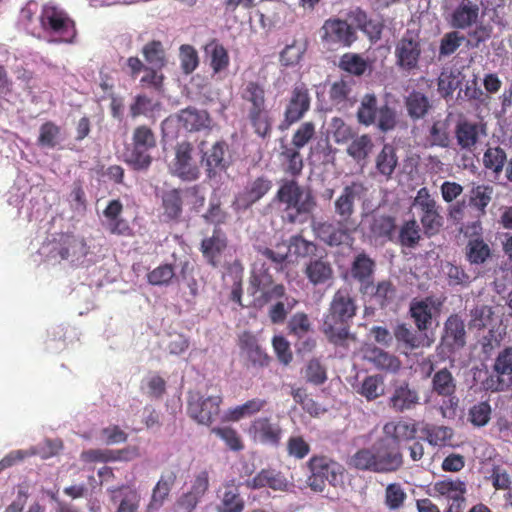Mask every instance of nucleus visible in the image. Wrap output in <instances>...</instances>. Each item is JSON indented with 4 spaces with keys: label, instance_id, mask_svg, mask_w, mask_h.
I'll use <instances>...</instances> for the list:
<instances>
[{
    "label": "nucleus",
    "instance_id": "f257e3e1",
    "mask_svg": "<svg viewBox=\"0 0 512 512\" xmlns=\"http://www.w3.org/2000/svg\"><path fill=\"white\" fill-rule=\"evenodd\" d=\"M367 189L360 181L345 185L335 199L336 223L318 222L313 225L315 235L329 246H340L353 240L358 224L355 218L356 202L366 195Z\"/></svg>",
    "mask_w": 512,
    "mask_h": 512
},
{
    "label": "nucleus",
    "instance_id": "f03ea898",
    "mask_svg": "<svg viewBox=\"0 0 512 512\" xmlns=\"http://www.w3.org/2000/svg\"><path fill=\"white\" fill-rule=\"evenodd\" d=\"M356 311L355 300L347 290L335 292L322 323V332L330 343L346 347L347 340H355L350 333V326Z\"/></svg>",
    "mask_w": 512,
    "mask_h": 512
},
{
    "label": "nucleus",
    "instance_id": "7ed1b4c3",
    "mask_svg": "<svg viewBox=\"0 0 512 512\" xmlns=\"http://www.w3.org/2000/svg\"><path fill=\"white\" fill-rule=\"evenodd\" d=\"M275 200L285 206V221L302 224L312 213L316 201L309 189L302 187L295 179H285L275 195Z\"/></svg>",
    "mask_w": 512,
    "mask_h": 512
},
{
    "label": "nucleus",
    "instance_id": "20e7f679",
    "mask_svg": "<svg viewBox=\"0 0 512 512\" xmlns=\"http://www.w3.org/2000/svg\"><path fill=\"white\" fill-rule=\"evenodd\" d=\"M357 121L364 126L376 124L382 132L393 130L397 123V115L394 108L388 103L378 106L375 94H365L360 101L356 113Z\"/></svg>",
    "mask_w": 512,
    "mask_h": 512
},
{
    "label": "nucleus",
    "instance_id": "39448f33",
    "mask_svg": "<svg viewBox=\"0 0 512 512\" xmlns=\"http://www.w3.org/2000/svg\"><path fill=\"white\" fill-rule=\"evenodd\" d=\"M43 31L58 36L59 42L73 43L77 36L75 21L62 8L46 3L39 16Z\"/></svg>",
    "mask_w": 512,
    "mask_h": 512
},
{
    "label": "nucleus",
    "instance_id": "423d86ee",
    "mask_svg": "<svg viewBox=\"0 0 512 512\" xmlns=\"http://www.w3.org/2000/svg\"><path fill=\"white\" fill-rule=\"evenodd\" d=\"M307 467L310 472L307 483L313 491L323 492L327 483L336 486L342 480V465L328 456L313 455Z\"/></svg>",
    "mask_w": 512,
    "mask_h": 512
},
{
    "label": "nucleus",
    "instance_id": "0eeeda50",
    "mask_svg": "<svg viewBox=\"0 0 512 512\" xmlns=\"http://www.w3.org/2000/svg\"><path fill=\"white\" fill-rule=\"evenodd\" d=\"M412 206L418 213L423 233L429 238L437 235L443 227L444 218L428 188L422 187L417 191Z\"/></svg>",
    "mask_w": 512,
    "mask_h": 512
},
{
    "label": "nucleus",
    "instance_id": "6e6552de",
    "mask_svg": "<svg viewBox=\"0 0 512 512\" xmlns=\"http://www.w3.org/2000/svg\"><path fill=\"white\" fill-rule=\"evenodd\" d=\"M394 56L395 64L401 71L411 73L418 70L422 56L419 33L410 29L406 30L395 44Z\"/></svg>",
    "mask_w": 512,
    "mask_h": 512
},
{
    "label": "nucleus",
    "instance_id": "1a4fd4ad",
    "mask_svg": "<svg viewBox=\"0 0 512 512\" xmlns=\"http://www.w3.org/2000/svg\"><path fill=\"white\" fill-rule=\"evenodd\" d=\"M131 146L127 163L135 170L148 169L152 162L148 152L156 146V137L152 129L146 125L137 126L132 134Z\"/></svg>",
    "mask_w": 512,
    "mask_h": 512
},
{
    "label": "nucleus",
    "instance_id": "9d476101",
    "mask_svg": "<svg viewBox=\"0 0 512 512\" xmlns=\"http://www.w3.org/2000/svg\"><path fill=\"white\" fill-rule=\"evenodd\" d=\"M320 39L328 48H348L357 40V32L346 20L331 17L321 26Z\"/></svg>",
    "mask_w": 512,
    "mask_h": 512
},
{
    "label": "nucleus",
    "instance_id": "9b49d317",
    "mask_svg": "<svg viewBox=\"0 0 512 512\" xmlns=\"http://www.w3.org/2000/svg\"><path fill=\"white\" fill-rule=\"evenodd\" d=\"M481 384L484 390L491 392L512 390V347H506L498 353L492 373Z\"/></svg>",
    "mask_w": 512,
    "mask_h": 512
},
{
    "label": "nucleus",
    "instance_id": "f8f14e48",
    "mask_svg": "<svg viewBox=\"0 0 512 512\" xmlns=\"http://www.w3.org/2000/svg\"><path fill=\"white\" fill-rule=\"evenodd\" d=\"M432 391L444 397L440 410L444 418H453L458 407V398L455 395L456 381L452 373L443 368L437 371L432 377Z\"/></svg>",
    "mask_w": 512,
    "mask_h": 512
},
{
    "label": "nucleus",
    "instance_id": "ddd939ff",
    "mask_svg": "<svg viewBox=\"0 0 512 512\" xmlns=\"http://www.w3.org/2000/svg\"><path fill=\"white\" fill-rule=\"evenodd\" d=\"M334 136L337 143L346 141L350 138L351 141L346 149L347 154L361 166H364L367 163V160L374 149V143L369 134L351 136V128L342 123V126L338 127L335 131Z\"/></svg>",
    "mask_w": 512,
    "mask_h": 512
},
{
    "label": "nucleus",
    "instance_id": "4468645a",
    "mask_svg": "<svg viewBox=\"0 0 512 512\" xmlns=\"http://www.w3.org/2000/svg\"><path fill=\"white\" fill-rule=\"evenodd\" d=\"M487 136V125L461 117L455 124L454 137L460 151L473 152L483 137Z\"/></svg>",
    "mask_w": 512,
    "mask_h": 512
},
{
    "label": "nucleus",
    "instance_id": "2eb2a0df",
    "mask_svg": "<svg viewBox=\"0 0 512 512\" xmlns=\"http://www.w3.org/2000/svg\"><path fill=\"white\" fill-rule=\"evenodd\" d=\"M194 147L190 142L183 141L175 147V158L171 164L173 175L184 181H194L200 176V168L193 158Z\"/></svg>",
    "mask_w": 512,
    "mask_h": 512
},
{
    "label": "nucleus",
    "instance_id": "dca6fc26",
    "mask_svg": "<svg viewBox=\"0 0 512 512\" xmlns=\"http://www.w3.org/2000/svg\"><path fill=\"white\" fill-rule=\"evenodd\" d=\"M222 402L223 397L221 394L192 398L187 406L188 415L197 423L210 426L218 419Z\"/></svg>",
    "mask_w": 512,
    "mask_h": 512
},
{
    "label": "nucleus",
    "instance_id": "f3484780",
    "mask_svg": "<svg viewBox=\"0 0 512 512\" xmlns=\"http://www.w3.org/2000/svg\"><path fill=\"white\" fill-rule=\"evenodd\" d=\"M374 449L378 473H393L403 466L401 446L393 444L389 438H378L374 443Z\"/></svg>",
    "mask_w": 512,
    "mask_h": 512
},
{
    "label": "nucleus",
    "instance_id": "a211bd4d",
    "mask_svg": "<svg viewBox=\"0 0 512 512\" xmlns=\"http://www.w3.org/2000/svg\"><path fill=\"white\" fill-rule=\"evenodd\" d=\"M442 305L443 301L434 296L422 299L414 298L411 301L409 313L420 332L426 331L432 326L433 318L439 314Z\"/></svg>",
    "mask_w": 512,
    "mask_h": 512
},
{
    "label": "nucleus",
    "instance_id": "6ab92c4d",
    "mask_svg": "<svg viewBox=\"0 0 512 512\" xmlns=\"http://www.w3.org/2000/svg\"><path fill=\"white\" fill-rule=\"evenodd\" d=\"M209 488V473L199 472L187 492L182 493L174 503V512H193Z\"/></svg>",
    "mask_w": 512,
    "mask_h": 512
},
{
    "label": "nucleus",
    "instance_id": "aec40b11",
    "mask_svg": "<svg viewBox=\"0 0 512 512\" xmlns=\"http://www.w3.org/2000/svg\"><path fill=\"white\" fill-rule=\"evenodd\" d=\"M311 97L304 83L296 84L290 94L284 111V122L292 125L301 120L309 111Z\"/></svg>",
    "mask_w": 512,
    "mask_h": 512
},
{
    "label": "nucleus",
    "instance_id": "412c9836",
    "mask_svg": "<svg viewBox=\"0 0 512 512\" xmlns=\"http://www.w3.org/2000/svg\"><path fill=\"white\" fill-rule=\"evenodd\" d=\"M376 263L366 252L357 254L350 266L351 278L359 283V292L362 295L370 293L373 289Z\"/></svg>",
    "mask_w": 512,
    "mask_h": 512
},
{
    "label": "nucleus",
    "instance_id": "4be33fe9",
    "mask_svg": "<svg viewBox=\"0 0 512 512\" xmlns=\"http://www.w3.org/2000/svg\"><path fill=\"white\" fill-rule=\"evenodd\" d=\"M362 353L363 359L378 371L396 374L401 369L402 362L399 357L375 344H366L362 348Z\"/></svg>",
    "mask_w": 512,
    "mask_h": 512
},
{
    "label": "nucleus",
    "instance_id": "5701e85b",
    "mask_svg": "<svg viewBox=\"0 0 512 512\" xmlns=\"http://www.w3.org/2000/svg\"><path fill=\"white\" fill-rule=\"evenodd\" d=\"M480 17V6L475 0H460L451 10L449 25L458 30H466L476 25Z\"/></svg>",
    "mask_w": 512,
    "mask_h": 512
},
{
    "label": "nucleus",
    "instance_id": "b1692460",
    "mask_svg": "<svg viewBox=\"0 0 512 512\" xmlns=\"http://www.w3.org/2000/svg\"><path fill=\"white\" fill-rule=\"evenodd\" d=\"M254 441L277 447L282 437V429L268 417H259L252 421L249 430Z\"/></svg>",
    "mask_w": 512,
    "mask_h": 512
},
{
    "label": "nucleus",
    "instance_id": "393cba45",
    "mask_svg": "<svg viewBox=\"0 0 512 512\" xmlns=\"http://www.w3.org/2000/svg\"><path fill=\"white\" fill-rule=\"evenodd\" d=\"M442 345L449 351L463 348L466 344V330L464 320L457 314L450 315L444 323L441 338Z\"/></svg>",
    "mask_w": 512,
    "mask_h": 512
},
{
    "label": "nucleus",
    "instance_id": "a878e982",
    "mask_svg": "<svg viewBox=\"0 0 512 512\" xmlns=\"http://www.w3.org/2000/svg\"><path fill=\"white\" fill-rule=\"evenodd\" d=\"M238 346L251 366L264 368L269 365L271 358L262 349L258 339L251 332L245 331L239 336Z\"/></svg>",
    "mask_w": 512,
    "mask_h": 512
},
{
    "label": "nucleus",
    "instance_id": "bb28decb",
    "mask_svg": "<svg viewBox=\"0 0 512 512\" xmlns=\"http://www.w3.org/2000/svg\"><path fill=\"white\" fill-rule=\"evenodd\" d=\"M245 486L252 490L270 488L274 491H285L288 487V481L281 471L274 468H264L253 478L246 480Z\"/></svg>",
    "mask_w": 512,
    "mask_h": 512
},
{
    "label": "nucleus",
    "instance_id": "cd10ccee",
    "mask_svg": "<svg viewBox=\"0 0 512 512\" xmlns=\"http://www.w3.org/2000/svg\"><path fill=\"white\" fill-rule=\"evenodd\" d=\"M228 239L220 227H214L212 236L204 238L200 250L205 260L213 267H217L220 256L226 250Z\"/></svg>",
    "mask_w": 512,
    "mask_h": 512
},
{
    "label": "nucleus",
    "instance_id": "c85d7f7f",
    "mask_svg": "<svg viewBox=\"0 0 512 512\" xmlns=\"http://www.w3.org/2000/svg\"><path fill=\"white\" fill-rule=\"evenodd\" d=\"M396 219L391 215L373 214L369 219L368 233L371 239L382 243L395 239Z\"/></svg>",
    "mask_w": 512,
    "mask_h": 512
},
{
    "label": "nucleus",
    "instance_id": "c756f323",
    "mask_svg": "<svg viewBox=\"0 0 512 512\" xmlns=\"http://www.w3.org/2000/svg\"><path fill=\"white\" fill-rule=\"evenodd\" d=\"M419 404L418 391L411 388L407 382L397 386L388 399V406L396 413L415 409Z\"/></svg>",
    "mask_w": 512,
    "mask_h": 512
},
{
    "label": "nucleus",
    "instance_id": "7c9ffc66",
    "mask_svg": "<svg viewBox=\"0 0 512 512\" xmlns=\"http://www.w3.org/2000/svg\"><path fill=\"white\" fill-rule=\"evenodd\" d=\"M240 98L245 112L267 108L265 86L258 80L244 81L240 88Z\"/></svg>",
    "mask_w": 512,
    "mask_h": 512
},
{
    "label": "nucleus",
    "instance_id": "2f4dec72",
    "mask_svg": "<svg viewBox=\"0 0 512 512\" xmlns=\"http://www.w3.org/2000/svg\"><path fill=\"white\" fill-rule=\"evenodd\" d=\"M177 480V473L173 470L164 471L152 490V495L145 512H157L168 498Z\"/></svg>",
    "mask_w": 512,
    "mask_h": 512
},
{
    "label": "nucleus",
    "instance_id": "473e14b6",
    "mask_svg": "<svg viewBox=\"0 0 512 512\" xmlns=\"http://www.w3.org/2000/svg\"><path fill=\"white\" fill-rule=\"evenodd\" d=\"M227 151V143L221 140L214 143L209 150L203 152L202 163L206 167L209 178L228 167V162L225 158Z\"/></svg>",
    "mask_w": 512,
    "mask_h": 512
},
{
    "label": "nucleus",
    "instance_id": "72a5a7b5",
    "mask_svg": "<svg viewBox=\"0 0 512 512\" xmlns=\"http://www.w3.org/2000/svg\"><path fill=\"white\" fill-rule=\"evenodd\" d=\"M184 190L170 189L163 191L161 195L162 216L165 221H178L183 211Z\"/></svg>",
    "mask_w": 512,
    "mask_h": 512
},
{
    "label": "nucleus",
    "instance_id": "f704fd0d",
    "mask_svg": "<svg viewBox=\"0 0 512 512\" xmlns=\"http://www.w3.org/2000/svg\"><path fill=\"white\" fill-rule=\"evenodd\" d=\"M304 273L313 285H320L333 278V267L325 256L311 259L304 269Z\"/></svg>",
    "mask_w": 512,
    "mask_h": 512
},
{
    "label": "nucleus",
    "instance_id": "c9c22d12",
    "mask_svg": "<svg viewBox=\"0 0 512 512\" xmlns=\"http://www.w3.org/2000/svg\"><path fill=\"white\" fill-rule=\"evenodd\" d=\"M417 433L415 423L405 421H390L383 426V437L392 440L393 444L401 446V442L413 440Z\"/></svg>",
    "mask_w": 512,
    "mask_h": 512
},
{
    "label": "nucleus",
    "instance_id": "e433bc0d",
    "mask_svg": "<svg viewBox=\"0 0 512 512\" xmlns=\"http://www.w3.org/2000/svg\"><path fill=\"white\" fill-rule=\"evenodd\" d=\"M253 132L261 139L270 138L272 134L273 119L268 108L247 110L245 112Z\"/></svg>",
    "mask_w": 512,
    "mask_h": 512
},
{
    "label": "nucleus",
    "instance_id": "4c0bfd02",
    "mask_svg": "<svg viewBox=\"0 0 512 512\" xmlns=\"http://www.w3.org/2000/svg\"><path fill=\"white\" fill-rule=\"evenodd\" d=\"M465 259L472 266L484 265L492 258V249L483 237L469 239L464 248Z\"/></svg>",
    "mask_w": 512,
    "mask_h": 512
},
{
    "label": "nucleus",
    "instance_id": "58836bf2",
    "mask_svg": "<svg viewBox=\"0 0 512 512\" xmlns=\"http://www.w3.org/2000/svg\"><path fill=\"white\" fill-rule=\"evenodd\" d=\"M204 51L209 59V66L213 74H219L228 69L230 64L228 51L217 39H212L207 43Z\"/></svg>",
    "mask_w": 512,
    "mask_h": 512
},
{
    "label": "nucleus",
    "instance_id": "ea45409f",
    "mask_svg": "<svg viewBox=\"0 0 512 512\" xmlns=\"http://www.w3.org/2000/svg\"><path fill=\"white\" fill-rule=\"evenodd\" d=\"M54 252L62 260L71 257L79 258L86 255V243L84 239L75 235H62L58 245L54 248Z\"/></svg>",
    "mask_w": 512,
    "mask_h": 512
},
{
    "label": "nucleus",
    "instance_id": "a19ab883",
    "mask_svg": "<svg viewBox=\"0 0 512 512\" xmlns=\"http://www.w3.org/2000/svg\"><path fill=\"white\" fill-rule=\"evenodd\" d=\"M434 496L444 497L447 501L464 497L467 491L466 482L459 478H445L433 484Z\"/></svg>",
    "mask_w": 512,
    "mask_h": 512
},
{
    "label": "nucleus",
    "instance_id": "79ce46f5",
    "mask_svg": "<svg viewBox=\"0 0 512 512\" xmlns=\"http://www.w3.org/2000/svg\"><path fill=\"white\" fill-rule=\"evenodd\" d=\"M405 107L408 116L413 121H417L427 116L432 108V104L424 93L413 90L405 97Z\"/></svg>",
    "mask_w": 512,
    "mask_h": 512
},
{
    "label": "nucleus",
    "instance_id": "37998d69",
    "mask_svg": "<svg viewBox=\"0 0 512 512\" xmlns=\"http://www.w3.org/2000/svg\"><path fill=\"white\" fill-rule=\"evenodd\" d=\"M179 121L190 132L200 131L209 127L210 116L205 110L188 107L180 111Z\"/></svg>",
    "mask_w": 512,
    "mask_h": 512
},
{
    "label": "nucleus",
    "instance_id": "c03bdc74",
    "mask_svg": "<svg viewBox=\"0 0 512 512\" xmlns=\"http://www.w3.org/2000/svg\"><path fill=\"white\" fill-rule=\"evenodd\" d=\"M225 491L217 506V512H243L245 507L244 499L241 497L238 486L234 481L224 484Z\"/></svg>",
    "mask_w": 512,
    "mask_h": 512
},
{
    "label": "nucleus",
    "instance_id": "a18cd8bd",
    "mask_svg": "<svg viewBox=\"0 0 512 512\" xmlns=\"http://www.w3.org/2000/svg\"><path fill=\"white\" fill-rule=\"evenodd\" d=\"M421 229L415 219L404 221L392 241L405 248H416L421 240Z\"/></svg>",
    "mask_w": 512,
    "mask_h": 512
},
{
    "label": "nucleus",
    "instance_id": "49530a36",
    "mask_svg": "<svg viewBox=\"0 0 512 512\" xmlns=\"http://www.w3.org/2000/svg\"><path fill=\"white\" fill-rule=\"evenodd\" d=\"M374 444L358 449L348 460V465L359 471L378 473Z\"/></svg>",
    "mask_w": 512,
    "mask_h": 512
},
{
    "label": "nucleus",
    "instance_id": "de8ad7c7",
    "mask_svg": "<svg viewBox=\"0 0 512 512\" xmlns=\"http://www.w3.org/2000/svg\"><path fill=\"white\" fill-rule=\"evenodd\" d=\"M493 187L485 184L473 187L469 195V206L476 210L475 217L481 218L486 214V208L492 200Z\"/></svg>",
    "mask_w": 512,
    "mask_h": 512
},
{
    "label": "nucleus",
    "instance_id": "09e8293b",
    "mask_svg": "<svg viewBox=\"0 0 512 512\" xmlns=\"http://www.w3.org/2000/svg\"><path fill=\"white\" fill-rule=\"evenodd\" d=\"M267 405V401L261 398H253L242 405L230 408L227 410L225 420L238 422L245 417H250L261 410Z\"/></svg>",
    "mask_w": 512,
    "mask_h": 512
},
{
    "label": "nucleus",
    "instance_id": "8fccbe9b",
    "mask_svg": "<svg viewBox=\"0 0 512 512\" xmlns=\"http://www.w3.org/2000/svg\"><path fill=\"white\" fill-rule=\"evenodd\" d=\"M280 159L286 174L293 177L299 176L303 170L304 163L300 154V149L283 145L281 147Z\"/></svg>",
    "mask_w": 512,
    "mask_h": 512
},
{
    "label": "nucleus",
    "instance_id": "3c124183",
    "mask_svg": "<svg viewBox=\"0 0 512 512\" xmlns=\"http://www.w3.org/2000/svg\"><path fill=\"white\" fill-rule=\"evenodd\" d=\"M398 164V158L395 148L390 144H385L375 159L377 171L390 178Z\"/></svg>",
    "mask_w": 512,
    "mask_h": 512
},
{
    "label": "nucleus",
    "instance_id": "603ef678",
    "mask_svg": "<svg viewBox=\"0 0 512 512\" xmlns=\"http://www.w3.org/2000/svg\"><path fill=\"white\" fill-rule=\"evenodd\" d=\"M272 188V181L265 176L257 177L247 185L243 193V199L246 206H250L259 201Z\"/></svg>",
    "mask_w": 512,
    "mask_h": 512
},
{
    "label": "nucleus",
    "instance_id": "864d4df0",
    "mask_svg": "<svg viewBox=\"0 0 512 512\" xmlns=\"http://www.w3.org/2000/svg\"><path fill=\"white\" fill-rule=\"evenodd\" d=\"M422 433L427 442L432 446H445L453 438V430L450 427L435 424H425Z\"/></svg>",
    "mask_w": 512,
    "mask_h": 512
},
{
    "label": "nucleus",
    "instance_id": "5fc2aeb1",
    "mask_svg": "<svg viewBox=\"0 0 512 512\" xmlns=\"http://www.w3.org/2000/svg\"><path fill=\"white\" fill-rule=\"evenodd\" d=\"M393 335L399 347L412 351L421 346L422 339L406 323H398L393 329Z\"/></svg>",
    "mask_w": 512,
    "mask_h": 512
},
{
    "label": "nucleus",
    "instance_id": "6e6d98bb",
    "mask_svg": "<svg viewBox=\"0 0 512 512\" xmlns=\"http://www.w3.org/2000/svg\"><path fill=\"white\" fill-rule=\"evenodd\" d=\"M142 54L148 66L162 69L166 65L165 49L159 40L146 43L142 48Z\"/></svg>",
    "mask_w": 512,
    "mask_h": 512
},
{
    "label": "nucleus",
    "instance_id": "4d7b16f0",
    "mask_svg": "<svg viewBox=\"0 0 512 512\" xmlns=\"http://www.w3.org/2000/svg\"><path fill=\"white\" fill-rule=\"evenodd\" d=\"M268 310V317L272 324H282L285 322L289 312L298 304V301L287 294L280 300H275Z\"/></svg>",
    "mask_w": 512,
    "mask_h": 512
},
{
    "label": "nucleus",
    "instance_id": "13d9d810",
    "mask_svg": "<svg viewBox=\"0 0 512 512\" xmlns=\"http://www.w3.org/2000/svg\"><path fill=\"white\" fill-rule=\"evenodd\" d=\"M507 162V154L500 146H489L483 154V165L487 170L499 175Z\"/></svg>",
    "mask_w": 512,
    "mask_h": 512
},
{
    "label": "nucleus",
    "instance_id": "bf43d9fd",
    "mask_svg": "<svg viewBox=\"0 0 512 512\" xmlns=\"http://www.w3.org/2000/svg\"><path fill=\"white\" fill-rule=\"evenodd\" d=\"M338 66L351 75L362 76L368 68V62L361 55L348 52L340 57Z\"/></svg>",
    "mask_w": 512,
    "mask_h": 512
},
{
    "label": "nucleus",
    "instance_id": "052dcab7",
    "mask_svg": "<svg viewBox=\"0 0 512 512\" xmlns=\"http://www.w3.org/2000/svg\"><path fill=\"white\" fill-rule=\"evenodd\" d=\"M211 433L215 434L225 445L234 452H239L244 449V442L238 431L230 426L213 427Z\"/></svg>",
    "mask_w": 512,
    "mask_h": 512
},
{
    "label": "nucleus",
    "instance_id": "680f3d73",
    "mask_svg": "<svg viewBox=\"0 0 512 512\" xmlns=\"http://www.w3.org/2000/svg\"><path fill=\"white\" fill-rule=\"evenodd\" d=\"M303 376L307 383L314 386H320L328 379L326 367L316 358L309 360L305 365Z\"/></svg>",
    "mask_w": 512,
    "mask_h": 512
},
{
    "label": "nucleus",
    "instance_id": "e2e57ef3",
    "mask_svg": "<svg viewBox=\"0 0 512 512\" xmlns=\"http://www.w3.org/2000/svg\"><path fill=\"white\" fill-rule=\"evenodd\" d=\"M273 282V276L267 269L253 270L249 277L248 292L256 298L261 292L267 290Z\"/></svg>",
    "mask_w": 512,
    "mask_h": 512
},
{
    "label": "nucleus",
    "instance_id": "0e129e2a",
    "mask_svg": "<svg viewBox=\"0 0 512 512\" xmlns=\"http://www.w3.org/2000/svg\"><path fill=\"white\" fill-rule=\"evenodd\" d=\"M358 393L367 401L379 398L384 394L383 378L380 375L367 376L361 383Z\"/></svg>",
    "mask_w": 512,
    "mask_h": 512
},
{
    "label": "nucleus",
    "instance_id": "69168bd1",
    "mask_svg": "<svg viewBox=\"0 0 512 512\" xmlns=\"http://www.w3.org/2000/svg\"><path fill=\"white\" fill-rule=\"evenodd\" d=\"M428 140L431 146L448 148L451 143L448 124L444 121H434L429 129Z\"/></svg>",
    "mask_w": 512,
    "mask_h": 512
},
{
    "label": "nucleus",
    "instance_id": "338daca9",
    "mask_svg": "<svg viewBox=\"0 0 512 512\" xmlns=\"http://www.w3.org/2000/svg\"><path fill=\"white\" fill-rule=\"evenodd\" d=\"M367 295H371L381 307H385L394 300L396 288L390 280H382Z\"/></svg>",
    "mask_w": 512,
    "mask_h": 512
},
{
    "label": "nucleus",
    "instance_id": "774afa93",
    "mask_svg": "<svg viewBox=\"0 0 512 512\" xmlns=\"http://www.w3.org/2000/svg\"><path fill=\"white\" fill-rule=\"evenodd\" d=\"M61 129L52 121H47L40 126L37 143L39 146L54 148L58 144Z\"/></svg>",
    "mask_w": 512,
    "mask_h": 512
}]
</instances>
